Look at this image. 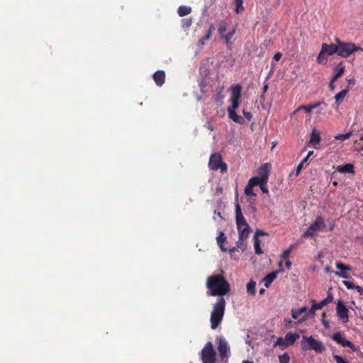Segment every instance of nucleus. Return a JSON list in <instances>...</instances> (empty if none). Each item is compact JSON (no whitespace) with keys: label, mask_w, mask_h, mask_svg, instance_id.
<instances>
[{"label":"nucleus","mask_w":363,"mask_h":363,"mask_svg":"<svg viewBox=\"0 0 363 363\" xmlns=\"http://www.w3.org/2000/svg\"><path fill=\"white\" fill-rule=\"evenodd\" d=\"M243 0H235V12L239 13L244 10V7L242 6Z\"/></svg>","instance_id":"29"},{"label":"nucleus","mask_w":363,"mask_h":363,"mask_svg":"<svg viewBox=\"0 0 363 363\" xmlns=\"http://www.w3.org/2000/svg\"><path fill=\"white\" fill-rule=\"evenodd\" d=\"M275 346H279L281 347L282 349H284L287 347L289 345L286 343V341H284V338L283 337H279L275 342Z\"/></svg>","instance_id":"30"},{"label":"nucleus","mask_w":363,"mask_h":363,"mask_svg":"<svg viewBox=\"0 0 363 363\" xmlns=\"http://www.w3.org/2000/svg\"><path fill=\"white\" fill-rule=\"evenodd\" d=\"M335 275L339 277H342V278H344V279H347V276L345 273L342 272H336L335 273Z\"/></svg>","instance_id":"48"},{"label":"nucleus","mask_w":363,"mask_h":363,"mask_svg":"<svg viewBox=\"0 0 363 363\" xmlns=\"http://www.w3.org/2000/svg\"><path fill=\"white\" fill-rule=\"evenodd\" d=\"M279 363H289L290 357L287 353H284L279 357Z\"/></svg>","instance_id":"33"},{"label":"nucleus","mask_w":363,"mask_h":363,"mask_svg":"<svg viewBox=\"0 0 363 363\" xmlns=\"http://www.w3.org/2000/svg\"><path fill=\"white\" fill-rule=\"evenodd\" d=\"M315 233V230L311 228L309 226L308 228L306 230V231L303 234V237L308 238V237H313Z\"/></svg>","instance_id":"37"},{"label":"nucleus","mask_w":363,"mask_h":363,"mask_svg":"<svg viewBox=\"0 0 363 363\" xmlns=\"http://www.w3.org/2000/svg\"><path fill=\"white\" fill-rule=\"evenodd\" d=\"M336 42L338 47V55L345 58L348 57L354 51L363 50L362 48L357 47L352 43H342L338 39L336 40Z\"/></svg>","instance_id":"3"},{"label":"nucleus","mask_w":363,"mask_h":363,"mask_svg":"<svg viewBox=\"0 0 363 363\" xmlns=\"http://www.w3.org/2000/svg\"><path fill=\"white\" fill-rule=\"evenodd\" d=\"M333 358L336 361V363H349L347 361L344 359L341 356L337 354L333 355Z\"/></svg>","instance_id":"42"},{"label":"nucleus","mask_w":363,"mask_h":363,"mask_svg":"<svg viewBox=\"0 0 363 363\" xmlns=\"http://www.w3.org/2000/svg\"><path fill=\"white\" fill-rule=\"evenodd\" d=\"M322 53H325L328 55H332L333 54L337 53L338 54V47L337 44H330L328 45L326 43L322 44Z\"/></svg>","instance_id":"13"},{"label":"nucleus","mask_w":363,"mask_h":363,"mask_svg":"<svg viewBox=\"0 0 363 363\" xmlns=\"http://www.w3.org/2000/svg\"><path fill=\"white\" fill-rule=\"evenodd\" d=\"M267 89H268V86L264 85V86L263 87V93H265L267 91Z\"/></svg>","instance_id":"62"},{"label":"nucleus","mask_w":363,"mask_h":363,"mask_svg":"<svg viewBox=\"0 0 363 363\" xmlns=\"http://www.w3.org/2000/svg\"><path fill=\"white\" fill-rule=\"evenodd\" d=\"M229 90L231 94L230 101L232 105L228 108V110L235 111L239 106V99L241 96L242 86L240 84H235L231 86Z\"/></svg>","instance_id":"5"},{"label":"nucleus","mask_w":363,"mask_h":363,"mask_svg":"<svg viewBox=\"0 0 363 363\" xmlns=\"http://www.w3.org/2000/svg\"><path fill=\"white\" fill-rule=\"evenodd\" d=\"M334 69L335 73L331 79H333V81H336L345 72V66L342 63H340L334 68Z\"/></svg>","instance_id":"16"},{"label":"nucleus","mask_w":363,"mask_h":363,"mask_svg":"<svg viewBox=\"0 0 363 363\" xmlns=\"http://www.w3.org/2000/svg\"><path fill=\"white\" fill-rule=\"evenodd\" d=\"M299 337V335L296 333H289L284 337V341H286L288 345H293L295 341Z\"/></svg>","instance_id":"17"},{"label":"nucleus","mask_w":363,"mask_h":363,"mask_svg":"<svg viewBox=\"0 0 363 363\" xmlns=\"http://www.w3.org/2000/svg\"><path fill=\"white\" fill-rule=\"evenodd\" d=\"M208 166L213 170H216L220 168L221 172H224L227 170V165L222 162L221 156L218 153L213 154L211 156Z\"/></svg>","instance_id":"7"},{"label":"nucleus","mask_w":363,"mask_h":363,"mask_svg":"<svg viewBox=\"0 0 363 363\" xmlns=\"http://www.w3.org/2000/svg\"><path fill=\"white\" fill-rule=\"evenodd\" d=\"M333 340L337 342L338 344L341 342V341L343 340L344 337L342 336V334L340 332H336L333 335L332 337Z\"/></svg>","instance_id":"32"},{"label":"nucleus","mask_w":363,"mask_h":363,"mask_svg":"<svg viewBox=\"0 0 363 363\" xmlns=\"http://www.w3.org/2000/svg\"><path fill=\"white\" fill-rule=\"evenodd\" d=\"M348 93V89H345L335 96V102L339 105Z\"/></svg>","instance_id":"19"},{"label":"nucleus","mask_w":363,"mask_h":363,"mask_svg":"<svg viewBox=\"0 0 363 363\" xmlns=\"http://www.w3.org/2000/svg\"><path fill=\"white\" fill-rule=\"evenodd\" d=\"M316 306H316V303L313 301V305H312V306H311V309L309 310V313H310L311 315H315V310L319 309V308H316Z\"/></svg>","instance_id":"45"},{"label":"nucleus","mask_w":363,"mask_h":363,"mask_svg":"<svg viewBox=\"0 0 363 363\" xmlns=\"http://www.w3.org/2000/svg\"><path fill=\"white\" fill-rule=\"evenodd\" d=\"M261 184H262V178L259 177H254L249 180L247 185L253 188L255 186L257 185L260 186Z\"/></svg>","instance_id":"23"},{"label":"nucleus","mask_w":363,"mask_h":363,"mask_svg":"<svg viewBox=\"0 0 363 363\" xmlns=\"http://www.w3.org/2000/svg\"><path fill=\"white\" fill-rule=\"evenodd\" d=\"M206 287L210 296H220L211 313V328L215 330L223 320L225 308V300L223 296L230 292V286L223 274H216L207 279Z\"/></svg>","instance_id":"1"},{"label":"nucleus","mask_w":363,"mask_h":363,"mask_svg":"<svg viewBox=\"0 0 363 363\" xmlns=\"http://www.w3.org/2000/svg\"><path fill=\"white\" fill-rule=\"evenodd\" d=\"M234 33H235V30H233L229 32L228 34L223 35V38L225 40L227 44H228L230 43V40L233 38Z\"/></svg>","instance_id":"38"},{"label":"nucleus","mask_w":363,"mask_h":363,"mask_svg":"<svg viewBox=\"0 0 363 363\" xmlns=\"http://www.w3.org/2000/svg\"><path fill=\"white\" fill-rule=\"evenodd\" d=\"M270 168L271 164L269 163H264L259 169V174L262 179V183H267Z\"/></svg>","instance_id":"11"},{"label":"nucleus","mask_w":363,"mask_h":363,"mask_svg":"<svg viewBox=\"0 0 363 363\" xmlns=\"http://www.w3.org/2000/svg\"><path fill=\"white\" fill-rule=\"evenodd\" d=\"M246 238H241L240 235H239V240L237 241V247L240 248L242 252H244L245 250V246L244 245L243 242Z\"/></svg>","instance_id":"34"},{"label":"nucleus","mask_w":363,"mask_h":363,"mask_svg":"<svg viewBox=\"0 0 363 363\" xmlns=\"http://www.w3.org/2000/svg\"><path fill=\"white\" fill-rule=\"evenodd\" d=\"M228 343L225 340L220 339L218 345V350L221 359H225L228 357Z\"/></svg>","instance_id":"12"},{"label":"nucleus","mask_w":363,"mask_h":363,"mask_svg":"<svg viewBox=\"0 0 363 363\" xmlns=\"http://www.w3.org/2000/svg\"><path fill=\"white\" fill-rule=\"evenodd\" d=\"M303 168V162H301L297 167H296V175H298V174L300 173V172L301 171Z\"/></svg>","instance_id":"49"},{"label":"nucleus","mask_w":363,"mask_h":363,"mask_svg":"<svg viewBox=\"0 0 363 363\" xmlns=\"http://www.w3.org/2000/svg\"><path fill=\"white\" fill-rule=\"evenodd\" d=\"M281 53H280V52H277L276 54H274V57H273V58H274V60L275 61H279V60L281 59Z\"/></svg>","instance_id":"51"},{"label":"nucleus","mask_w":363,"mask_h":363,"mask_svg":"<svg viewBox=\"0 0 363 363\" xmlns=\"http://www.w3.org/2000/svg\"><path fill=\"white\" fill-rule=\"evenodd\" d=\"M254 241H255V253L257 254V255L262 254V249L260 247V240H259L258 238H257L256 236H254Z\"/></svg>","instance_id":"27"},{"label":"nucleus","mask_w":363,"mask_h":363,"mask_svg":"<svg viewBox=\"0 0 363 363\" xmlns=\"http://www.w3.org/2000/svg\"><path fill=\"white\" fill-rule=\"evenodd\" d=\"M216 353L211 342L206 344L201 352L202 363H216Z\"/></svg>","instance_id":"4"},{"label":"nucleus","mask_w":363,"mask_h":363,"mask_svg":"<svg viewBox=\"0 0 363 363\" xmlns=\"http://www.w3.org/2000/svg\"><path fill=\"white\" fill-rule=\"evenodd\" d=\"M342 283L348 289H355L356 286L353 283L348 281H343Z\"/></svg>","instance_id":"43"},{"label":"nucleus","mask_w":363,"mask_h":363,"mask_svg":"<svg viewBox=\"0 0 363 363\" xmlns=\"http://www.w3.org/2000/svg\"><path fill=\"white\" fill-rule=\"evenodd\" d=\"M336 267L338 269H340V270H347V271H351L352 270L351 267H350L348 265H345L342 262H337L336 263Z\"/></svg>","instance_id":"36"},{"label":"nucleus","mask_w":363,"mask_h":363,"mask_svg":"<svg viewBox=\"0 0 363 363\" xmlns=\"http://www.w3.org/2000/svg\"><path fill=\"white\" fill-rule=\"evenodd\" d=\"M293 247H294V245H291L289 249L283 252L281 255L282 259H286L289 257Z\"/></svg>","instance_id":"35"},{"label":"nucleus","mask_w":363,"mask_h":363,"mask_svg":"<svg viewBox=\"0 0 363 363\" xmlns=\"http://www.w3.org/2000/svg\"><path fill=\"white\" fill-rule=\"evenodd\" d=\"M235 213L237 226L240 227L241 225H245V228L242 230V236L247 237L250 233V228L242 215L239 203H236L235 205Z\"/></svg>","instance_id":"6"},{"label":"nucleus","mask_w":363,"mask_h":363,"mask_svg":"<svg viewBox=\"0 0 363 363\" xmlns=\"http://www.w3.org/2000/svg\"><path fill=\"white\" fill-rule=\"evenodd\" d=\"M243 228H245V225H240V227H238V229L239 230V235H240L241 238H242L243 237L242 236V230Z\"/></svg>","instance_id":"57"},{"label":"nucleus","mask_w":363,"mask_h":363,"mask_svg":"<svg viewBox=\"0 0 363 363\" xmlns=\"http://www.w3.org/2000/svg\"><path fill=\"white\" fill-rule=\"evenodd\" d=\"M216 195H220L223 194V187L222 186H218L216 191Z\"/></svg>","instance_id":"55"},{"label":"nucleus","mask_w":363,"mask_h":363,"mask_svg":"<svg viewBox=\"0 0 363 363\" xmlns=\"http://www.w3.org/2000/svg\"><path fill=\"white\" fill-rule=\"evenodd\" d=\"M266 184H267V183H262V184H261V185H260V189H261V190H262V191L263 193H264V194H268V192H269V191H268V189H267V186H266Z\"/></svg>","instance_id":"46"},{"label":"nucleus","mask_w":363,"mask_h":363,"mask_svg":"<svg viewBox=\"0 0 363 363\" xmlns=\"http://www.w3.org/2000/svg\"><path fill=\"white\" fill-rule=\"evenodd\" d=\"M340 344L343 347H350L353 351H357L358 350L357 347H356L350 341L345 340V338Z\"/></svg>","instance_id":"28"},{"label":"nucleus","mask_w":363,"mask_h":363,"mask_svg":"<svg viewBox=\"0 0 363 363\" xmlns=\"http://www.w3.org/2000/svg\"><path fill=\"white\" fill-rule=\"evenodd\" d=\"M279 272H284V269L282 267L281 262H279V271L272 272L268 274L267 275H266L263 278L262 282L264 283V285L265 287L267 288V287L269 286L271 283L276 279V277L277 276V274Z\"/></svg>","instance_id":"10"},{"label":"nucleus","mask_w":363,"mask_h":363,"mask_svg":"<svg viewBox=\"0 0 363 363\" xmlns=\"http://www.w3.org/2000/svg\"><path fill=\"white\" fill-rule=\"evenodd\" d=\"M227 30V26L225 23H221L218 27V32L223 36Z\"/></svg>","instance_id":"41"},{"label":"nucleus","mask_w":363,"mask_h":363,"mask_svg":"<svg viewBox=\"0 0 363 363\" xmlns=\"http://www.w3.org/2000/svg\"><path fill=\"white\" fill-rule=\"evenodd\" d=\"M321 104H323V102H318V103L311 104V105H310V108L313 110V108H315L318 106H319Z\"/></svg>","instance_id":"56"},{"label":"nucleus","mask_w":363,"mask_h":363,"mask_svg":"<svg viewBox=\"0 0 363 363\" xmlns=\"http://www.w3.org/2000/svg\"><path fill=\"white\" fill-rule=\"evenodd\" d=\"M228 112L230 118L232 119L234 122L238 123H242L244 122V119L241 116H238L235 113V111L228 110Z\"/></svg>","instance_id":"18"},{"label":"nucleus","mask_w":363,"mask_h":363,"mask_svg":"<svg viewBox=\"0 0 363 363\" xmlns=\"http://www.w3.org/2000/svg\"><path fill=\"white\" fill-rule=\"evenodd\" d=\"M337 314L344 323L348 322V310L341 301L337 303Z\"/></svg>","instance_id":"9"},{"label":"nucleus","mask_w":363,"mask_h":363,"mask_svg":"<svg viewBox=\"0 0 363 363\" xmlns=\"http://www.w3.org/2000/svg\"><path fill=\"white\" fill-rule=\"evenodd\" d=\"M311 228L315 230V232L320 230L325 227V221L323 217L318 216L315 218V221L311 224Z\"/></svg>","instance_id":"14"},{"label":"nucleus","mask_w":363,"mask_h":363,"mask_svg":"<svg viewBox=\"0 0 363 363\" xmlns=\"http://www.w3.org/2000/svg\"><path fill=\"white\" fill-rule=\"evenodd\" d=\"M252 187L247 185L245 189V194L247 195V196H250V195H252L253 196H255L256 194L253 192V190H252Z\"/></svg>","instance_id":"40"},{"label":"nucleus","mask_w":363,"mask_h":363,"mask_svg":"<svg viewBox=\"0 0 363 363\" xmlns=\"http://www.w3.org/2000/svg\"><path fill=\"white\" fill-rule=\"evenodd\" d=\"M164 72L163 71H160V86L164 83Z\"/></svg>","instance_id":"50"},{"label":"nucleus","mask_w":363,"mask_h":363,"mask_svg":"<svg viewBox=\"0 0 363 363\" xmlns=\"http://www.w3.org/2000/svg\"><path fill=\"white\" fill-rule=\"evenodd\" d=\"M255 286H256V283L254 281L250 280L247 284V293L250 294V295H255Z\"/></svg>","instance_id":"25"},{"label":"nucleus","mask_w":363,"mask_h":363,"mask_svg":"<svg viewBox=\"0 0 363 363\" xmlns=\"http://www.w3.org/2000/svg\"><path fill=\"white\" fill-rule=\"evenodd\" d=\"M301 347L303 350H311L318 354L325 351L324 344L321 341L315 339L313 336H302Z\"/></svg>","instance_id":"2"},{"label":"nucleus","mask_w":363,"mask_h":363,"mask_svg":"<svg viewBox=\"0 0 363 363\" xmlns=\"http://www.w3.org/2000/svg\"><path fill=\"white\" fill-rule=\"evenodd\" d=\"M335 82V81H333V79H331L330 82L329 83V87H330L331 91H334L335 90V84H334Z\"/></svg>","instance_id":"53"},{"label":"nucleus","mask_w":363,"mask_h":363,"mask_svg":"<svg viewBox=\"0 0 363 363\" xmlns=\"http://www.w3.org/2000/svg\"><path fill=\"white\" fill-rule=\"evenodd\" d=\"M325 55V53H322V50H321L318 56V58H317L318 63H325L326 62L327 59L325 58V57H324Z\"/></svg>","instance_id":"39"},{"label":"nucleus","mask_w":363,"mask_h":363,"mask_svg":"<svg viewBox=\"0 0 363 363\" xmlns=\"http://www.w3.org/2000/svg\"><path fill=\"white\" fill-rule=\"evenodd\" d=\"M191 23V21L190 19L186 21V26H189Z\"/></svg>","instance_id":"60"},{"label":"nucleus","mask_w":363,"mask_h":363,"mask_svg":"<svg viewBox=\"0 0 363 363\" xmlns=\"http://www.w3.org/2000/svg\"><path fill=\"white\" fill-rule=\"evenodd\" d=\"M308 157L306 156V157L302 160V162H303V163H305V162H307V160H308Z\"/></svg>","instance_id":"63"},{"label":"nucleus","mask_w":363,"mask_h":363,"mask_svg":"<svg viewBox=\"0 0 363 363\" xmlns=\"http://www.w3.org/2000/svg\"><path fill=\"white\" fill-rule=\"evenodd\" d=\"M320 137L318 132H317L316 130H313L310 138V143L318 144L320 143Z\"/></svg>","instance_id":"24"},{"label":"nucleus","mask_w":363,"mask_h":363,"mask_svg":"<svg viewBox=\"0 0 363 363\" xmlns=\"http://www.w3.org/2000/svg\"><path fill=\"white\" fill-rule=\"evenodd\" d=\"M191 11V9L188 6H180L178 9V13L180 16H184L188 15Z\"/></svg>","instance_id":"26"},{"label":"nucleus","mask_w":363,"mask_h":363,"mask_svg":"<svg viewBox=\"0 0 363 363\" xmlns=\"http://www.w3.org/2000/svg\"><path fill=\"white\" fill-rule=\"evenodd\" d=\"M351 135H352V132H348L345 134H338L335 136V139L343 141V140L348 139Z\"/></svg>","instance_id":"31"},{"label":"nucleus","mask_w":363,"mask_h":363,"mask_svg":"<svg viewBox=\"0 0 363 363\" xmlns=\"http://www.w3.org/2000/svg\"><path fill=\"white\" fill-rule=\"evenodd\" d=\"M285 265L286 267H287L288 269H290L291 266V262L289 261V260H287L286 262H285Z\"/></svg>","instance_id":"59"},{"label":"nucleus","mask_w":363,"mask_h":363,"mask_svg":"<svg viewBox=\"0 0 363 363\" xmlns=\"http://www.w3.org/2000/svg\"><path fill=\"white\" fill-rule=\"evenodd\" d=\"M225 236L223 232H220L219 235L217 237V242L220 248V250L223 252L226 251V248L224 247V242L225 241Z\"/></svg>","instance_id":"21"},{"label":"nucleus","mask_w":363,"mask_h":363,"mask_svg":"<svg viewBox=\"0 0 363 363\" xmlns=\"http://www.w3.org/2000/svg\"><path fill=\"white\" fill-rule=\"evenodd\" d=\"M242 363H253L251 361H247V360H245V361H243Z\"/></svg>","instance_id":"64"},{"label":"nucleus","mask_w":363,"mask_h":363,"mask_svg":"<svg viewBox=\"0 0 363 363\" xmlns=\"http://www.w3.org/2000/svg\"><path fill=\"white\" fill-rule=\"evenodd\" d=\"M214 30V26H211L206 33V34L199 40V45H203L205 44V42L210 39L212 32Z\"/></svg>","instance_id":"20"},{"label":"nucleus","mask_w":363,"mask_h":363,"mask_svg":"<svg viewBox=\"0 0 363 363\" xmlns=\"http://www.w3.org/2000/svg\"><path fill=\"white\" fill-rule=\"evenodd\" d=\"M355 289L360 295H363V288L360 286H356Z\"/></svg>","instance_id":"54"},{"label":"nucleus","mask_w":363,"mask_h":363,"mask_svg":"<svg viewBox=\"0 0 363 363\" xmlns=\"http://www.w3.org/2000/svg\"><path fill=\"white\" fill-rule=\"evenodd\" d=\"M337 171L340 173H350L354 174V165L352 164L348 163L344 165H339L337 167Z\"/></svg>","instance_id":"15"},{"label":"nucleus","mask_w":363,"mask_h":363,"mask_svg":"<svg viewBox=\"0 0 363 363\" xmlns=\"http://www.w3.org/2000/svg\"><path fill=\"white\" fill-rule=\"evenodd\" d=\"M333 299V297L331 294H329L328 296L321 301L319 303H316V308H319V309H321L324 306H325L327 303L332 302Z\"/></svg>","instance_id":"22"},{"label":"nucleus","mask_w":363,"mask_h":363,"mask_svg":"<svg viewBox=\"0 0 363 363\" xmlns=\"http://www.w3.org/2000/svg\"><path fill=\"white\" fill-rule=\"evenodd\" d=\"M300 110H305V111L308 113H311L312 111V109L310 108V105L309 106H301L296 109V111H299Z\"/></svg>","instance_id":"44"},{"label":"nucleus","mask_w":363,"mask_h":363,"mask_svg":"<svg viewBox=\"0 0 363 363\" xmlns=\"http://www.w3.org/2000/svg\"><path fill=\"white\" fill-rule=\"evenodd\" d=\"M325 272H327V273H330V272H331V271H330V267H326L325 268Z\"/></svg>","instance_id":"61"},{"label":"nucleus","mask_w":363,"mask_h":363,"mask_svg":"<svg viewBox=\"0 0 363 363\" xmlns=\"http://www.w3.org/2000/svg\"><path fill=\"white\" fill-rule=\"evenodd\" d=\"M347 82H348L349 86H347V89H349L350 86V85H354V83H355V81H354V79H347Z\"/></svg>","instance_id":"58"},{"label":"nucleus","mask_w":363,"mask_h":363,"mask_svg":"<svg viewBox=\"0 0 363 363\" xmlns=\"http://www.w3.org/2000/svg\"><path fill=\"white\" fill-rule=\"evenodd\" d=\"M243 114L247 118L248 121H250L252 118V114L250 112H247L245 110L243 111Z\"/></svg>","instance_id":"52"},{"label":"nucleus","mask_w":363,"mask_h":363,"mask_svg":"<svg viewBox=\"0 0 363 363\" xmlns=\"http://www.w3.org/2000/svg\"><path fill=\"white\" fill-rule=\"evenodd\" d=\"M307 311L308 308L306 306H303L298 309H292L291 316L294 319L298 320V323L303 322L308 318Z\"/></svg>","instance_id":"8"},{"label":"nucleus","mask_w":363,"mask_h":363,"mask_svg":"<svg viewBox=\"0 0 363 363\" xmlns=\"http://www.w3.org/2000/svg\"><path fill=\"white\" fill-rule=\"evenodd\" d=\"M267 233L262 231V230H257L254 236L258 238L259 235H267Z\"/></svg>","instance_id":"47"}]
</instances>
